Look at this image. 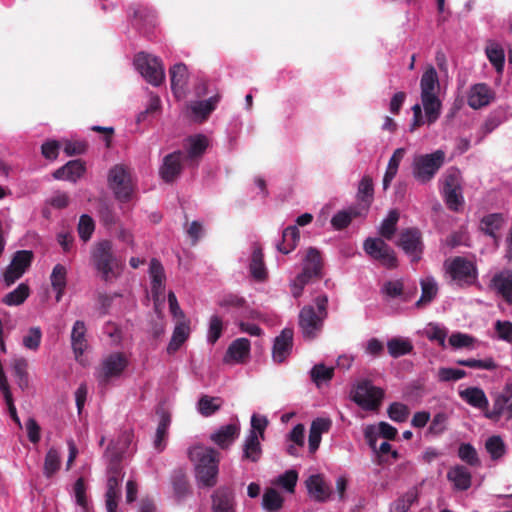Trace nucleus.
Listing matches in <instances>:
<instances>
[{
    "mask_svg": "<svg viewBox=\"0 0 512 512\" xmlns=\"http://www.w3.org/2000/svg\"><path fill=\"white\" fill-rule=\"evenodd\" d=\"M188 456L195 466V476L199 485L213 487L219 472V453L211 447L195 445L188 451Z\"/></svg>",
    "mask_w": 512,
    "mask_h": 512,
    "instance_id": "1",
    "label": "nucleus"
},
{
    "mask_svg": "<svg viewBox=\"0 0 512 512\" xmlns=\"http://www.w3.org/2000/svg\"><path fill=\"white\" fill-rule=\"evenodd\" d=\"M315 305H305L299 313V328L305 340H313L321 333L328 316V296L321 294L314 299Z\"/></svg>",
    "mask_w": 512,
    "mask_h": 512,
    "instance_id": "2",
    "label": "nucleus"
},
{
    "mask_svg": "<svg viewBox=\"0 0 512 512\" xmlns=\"http://www.w3.org/2000/svg\"><path fill=\"white\" fill-rule=\"evenodd\" d=\"M373 196V180L365 175L359 182L357 204L339 211L332 217L330 224H350L353 220L363 218L368 213Z\"/></svg>",
    "mask_w": 512,
    "mask_h": 512,
    "instance_id": "3",
    "label": "nucleus"
},
{
    "mask_svg": "<svg viewBox=\"0 0 512 512\" xmlns=\"http://www.w3.org/2000/svg\"><path fill=\"white\" fill-rule=\"evenodd\" d=\"M322 270L323 260L320 252L315 248H309L302 261V271L290 280L289 287L292 296L296 299L299 298L308 283L323 276Z\"/></svg>",
    "mask_w": 512,
    "mask_h": 512,
    "instance_id": "4",
    "label": "nucleus"
},
{
    "mask_svg": "<svg viewBox=\"0 0 512 512\" xmlns=\"http://www.w3.org/2000/svg\"><path fill=\"white\" fill-rule=\"evenodd\" d=\"M446 154L438 149L432 153L416 154L411 163L413 178L420 184L430 183L445 163Z\"/></svg>",
    "mask_w": 512,
    "mask_h": 512,
    "instance_id": "5",
    "label": "nucleus"
},
{
    "mask_svg": "<svg viewBox=\"0 0 512 512\" xmlns=\"http://www.w3.org/2000/svg\"><path fill=\"white\" fill-rule=\"evenodd\" d=\"M91 261L101 274L103 281L109 282L118 276L120 260L114 254L111 241L106 239L98 241L91 250Z\"/></svg>",
    "mask_w": 512,
    "mask_h": 512,
    "instance_id": "6",
    "label": "nucleus"
},
{
    "mask_svg": "<svg viewBox=\"0 0 512 512\" xmlns=\"http://www.w3.org/2000/svg\"><path fill=\"white\" fill-rule=\"evenodd\" d=\"M446 274L458 287L472 286L477 282L478 269L476 264L462 256H455L444 261Z\"/></svg>",
    "mask_w": 512,
    "mask_h": 512,
    "instance_id": "7",
    "label": "nucleus"
},
{
    "mask_svg": "<svg viewBox=\"0 0 512 512\" xmlns=\"http://www.w3.org/2000/svg\"><path fill=\"white\" fill-rule=\"evenodd\" d=\"M383 397L384 391L369 380L358 382L351 392L352 400L365 411L378 410Z\"/></svg>",
    "mask_w": 512,
    "mask_h": 512,
    "instance_id": "8",
    "label": "nucleus"
},
{
    "mask_svg": "<svg viewBox=\"0 0 512 512\" xmlns=\"http://www.w3.org/2000/svg\"><path fill=\"white\" fill-rule=\"evenodd\" d=\"M217 304L226 313L231 314L234 321L239 319H257L259 312L251 308L246 299L238 294L227 293L221 296Z\"/></svg>",
    "mask_w": 512,
    "mask_h": 512,
    "instance_id": "9",
    "label": "nucleus"
},
{
    "mask_svg": "<svg viewBox=\"0 0 512 512\" xmlns=\"http://www.w3.org/2000/svg\"><path fill=\"white\" fill-rule=\"evenodd\" d=\"M135 65L141 75L152 85L159 86L165 79L162 61L145 52H139L135 57Z\"/></svg>",
    "mask_w": 512,
    "mask_h": 512,
    "instance_id": "10",
    "label": "nucleus"
},
{
    "mask_svg": "<svg viewBox=\"0 0 512 512\" xmlns=\"http://www.w3.org/2000/svg\"><path fill=\"white\" fill-rule=\"evenodd\" d=\"M108 184L119 201L127 202L131 199L133 185L129 171L123 165H115L110 169Z\"/></svg>",
    "mask_w": 512,
    "mask_h": 512,
    "instance_id": "11",
    "label": "nucleus"
},
{
    "mask_svg": "<svg viewBox=\"0 0 512 512\" xmlns=\"http://www.w3.org/2000/svg\"><path fill=\"white\" fill-rule=\"evenodd\" d=\"M364 251L384 267L393 269L397 267V258L394 250L381 238H367L363 244Z\"/></svg>",
    "mask_w": 512,
    "mask_h": 512,
    "instance_id": "12",
    "label": "nucleus"
},
{
    "mask_svg": "<svg viewBox=\"0 0 512 512\" xmlns=\"http://www.w3.org/2000/svg\"><path fill=\"white\" fill-rule=\"evenodd\" d=\"M397 244L410 258L411 262H418L421 259L424 245L421 232L416 227L404 229L400 233Z\"/></svg>",
    "mask_w": 512,
    "mask_h": 512,
    "instance_id": "13",
    "label": "nucleus"
},
{
    "mask_svg": "<svg viewBox=\"0 0 512 512\" xmlns=\"http://www.w3.org/2000/svg\"><path fill=\"white\" fill-rule=\"evenodd\" d=\"M128 364V358L123 353H111L102 361L97 378L101 383H107L111 378L119 377Z\"/></svg>",
    "mask_w": 512,
    "mask_h": 512,
    "instance_id": "14",
    "label": "nucleus"
},
{
    "mask_svg": "<svg viewBox=\"0 0 512 512\" xmlns=\"http://www.w3.org/2000/svg\"><path fill=\"white\" fill-rule=\"evenodd\" d=\"M32 259L33 254L31 251L21 250L15 253L3 276V281L6 286L14 284L23 276L27 268L30 266Z\"/></svg>",
    "mask_w": 512,
    "mask_h": 512,
    "instance_id": "15",
    "label": "nucleus"
},
{
    "mask_svg": "<svg viewBox=\"0 0 512 512\" xmlns=\"http://www.w3.org/2000/svg\"><path fill=\"white\" fill-rule=\"evenodd\" d=\"M489 287L507 305L512 306V269H503L495 273L490 280Z\"/></svg>",
    "mask_w": 512,
    "mask_h": 512,
    "instance_id": "16",
    "label": "nucleus"
},
{
    "mask_svg": "<svg viewBox=\"0 0 512 512\" xmlns=\"http://www.w3.org/2000/svg\"><path fill=\"white\" fill-rule=\"evenodd\" d=\"M397 433L398 431L394 426L384 421L379 422L377 427L370 424L364 428V438L373 451H376L377 449V441L379 437H383L387 440H394Z\"/></svg>",
    "mask_w": 512,
    "mask_h": 512,
    "instance_id": "17",
    "label": "nucleus"
},
{
    "mask_svg": "<svg viewBox=\"0 0 512 512\" xmlns=\"http://www.w3.org/2000/svg\"><path fill=\"white\" fill-rule=\"evenodd\" d=\"M213 512H236L234 491L226 486L217 488L211 495Z\"/></svg>",
    "mask_w": 512,
    "mask_h": 512,
    "instance_id": "18",
    "label": "nucleus"
},
{
    "mask_svg": "<svg viewBox=\"0 0 512 512\" xmlns=\"http://www.w3.org/2000/svg\"><path fill=\"white\" fill-rule=\"evenodd\" d=\"M182 155L181 151H175L164 157L159 170V174L164 182L171 183L179 177L183 169Z\"/></svg>",
    "mask_w": 512,
    "mask_h": 512,
    "instance_id": "19",
    "label": "nucleus"
},
{
    "mask_svg": "<svg viewBox=\"0 0 512 512\" xmlns=\"http://www.w3.org/2000/svg\"><path fill=\"white\" fill-rule=\"evenodd\" d=\"M309 496L317 502H326L332 489L321 474L310 475L305 481Z\"/></svg>",
    "mask_w": 512,
    "mask_h": 512,
    "instance_id": "20",
    "label": "nucleus"
},
{
    "mask_svg": "<svg viewBox=\"0 0 512 512\" xmlns=\"http://www.w3.org/2000/svg\"><path fill=\"white\" fill-rule=\"evenodd\" d=\"M495 98V92L486 83H477L471 86L468 93V105L473 109H480L489 105Z\"/></svg>",
    "mask_w": 512,
    "mask_h": 512,
    "instance_id": "21",
    "label": "nucleus"
},
{
    "mask_svg": "<svg viewBox=\"0 0 512 512\" xmlns=\"http://www.w3.org/2000/svg\"><path fill=\"white\" fill-rule=\"evenodd\" d=\"M293 345V330L284 328L281 333L275 338L272 357L275 362L282 363L289 356Z\"/></svg>",
    "mask_w": 512,
    "mask_h": 512,
    "instance_id": "22",
    "label": "nucleus"
},
{
    "mask_svg": "<svg viewBox=\"0 0 512 512\" xmlns=\"http://www.w3.org/2000/svg\"><path fill=\"white\" fill-rule=\"evenodd\" d=\"M512 399V382H506L503 390L495 395L491 411L485 413V417L491 420H498L506 413Z\"/></svg>",
    "mask_w": 512,
    "mask_h": 512,
    "instance_id": "23",
    "label": "nucleus"
},
{
    "mask_svg": "<svg viewBox=\"0 0 512 512\" xmlns=\"http://www.w3.org/2000/svg\"><path fill=\"white\" fill-rule=\"evenodd\" d=\"M149 275L151 278V292L155 301H158L165 290V273L161 262L152 258L149 264Z\"/></svg>",
    "mask_w": 512,
    "mask_h": 512,
    "instance_id": "24",
    "label": "nucleus"
},
{
    "mask_svg": "<svg viewBox=\"0 0 512 512\" xmlns=\"http://www.w3.org/2000/svg\"><path fill=\"white\" fill-rule=\"evenodd\" d=\"M240 426L238 423H229L219 427L211 434L210 439L220 448H228L239 436Z\"/></svg>",
    "mask_w": 512,
    "mask_h": 512,
    "instance_id": "25",
    "label": "nucleus"
},
{
    "mask_svg": "<svg viewBox=\"0 0 512 512\" xmlns=\"http://www.w3.org/2000/svg\"><path fill=\"white\" fill-rule=\"evenodd\" d=\"M249 272L252 278L258 282H263L268 277L262 248L257 243H254L252 246V254L249 262Z\"/></svg>",
    "mask_w": 512,
    "mask_h": 512,
    "instance_id": "26",
    "label": "nucleus"
},
{
    "mask_svg": "<svg viewBox=\"0 0 512 512\" xmlns=\"http://www.w3.org/2000/svg\"><path fill=\"white\" fill-rule=\"evenodd\" d=\"M85 164L80 159L68 161L65 165L54 171L53 177L57 180L76 182L85 173Z\"/></svg>",
    "mask_w": 512,
    "mask_h": 512,
    "instance_id": "27",
    "label": "nucleus"
},
{
    "mask_svg": "<svg viewBox=\"0 0 512 512\" xmlns=\"http://www.w3.org/2000/svg\"><path fill=\"white\" fill-rule=\"evenodd\" d=\"M250 346V341L247 338L234 340L225 353L224 362L242 363L250 353Z\"/></svg>",
    "mask_w": 512,
    "mask_h": 512,
    "instance_id": "28",
    "label": "nucleus"
},
{
    "mask_svg": "<svg viewBox=\"0 0 512 512\" xmlns=\"http://www.w3.org/2000/svg\"><path fill=\"white\" fill-rule=\"evenodd\" d=\"M447 479L453 483L456 490L466 491L471 487L472 475L463 465H455L447 472Z\"/></svg>",
    "mask_w": 512,
    "mask_h": 512,
    "instance_id": "29",
    "label": "nucleus"
},
{
    "mask_svg": "<svg viewBox=\"0 0 512 512\" xmlns=\"http://www.w3.org/2000/svg\"><path fill=\"white\" fill-rule=\"evenodd\" d=\"M300 240V232L298 226H286L281 238L276 241L275 247L282 254H289L293 251Z\"/></svg>",
    "mask_w": 512,
    "mask_h": 512,
    "instance_id": "30",
    "label": "nucleus"
},
{
    "mask_svg": "<svg viewBox=\"0 0 512 512\" xmlns=\"http://www.w3.org/2000/svg\"><path fill=\"white\" fill-rule=\"evenodd\" d=\"M86 325L84 321H75L71 331V346L76 359L82 356L87 348Z\"/></svg>",
    "mask_w": 512,
    "mask_h": 512,
    "instance_id": "31",
    "label": "nucleus"
},
{
    "mask_svg": "<svg viewBox=\"0 0 512 512\" xmlns=\"http://www.w3.org/2000/svg\"><path fill=\"white\" fill-rule=\"evenodd\" d=\"M460 397L470 406L484 410L488 408L489 401L483 389L468 387L459 392Z\"/></svg>",
    "mask_w": 512,
    "mask_h": 512,
    "instance_id": "32",
    "label": "nucleus"
},
{
    "mask_svg": "<svg viewBox=\"0 0 512 512\" xmlns=\"http://www.w3.org/2000/svg\"><path fill=\"white\" fill-rule=\"evenodd\" d=\"M50 282L53 290L56 292V301L59 302L64 293L67 285V269L62 264H56L50 275Z\"/></svg>",
    "mask_w": 512,
    "mask_h": 512,
    "instance_id": "33",
    "label": "nucleus"
},
{
    "mask_svg": "<svg viewBox=\"0 0 512 512\" xmlns=\"http://www.w3.org/2000/svg\"><path fill=\"white\" fill-rule=\"evenodd\" d=\"M262 456V447L258 435L248 433L243 444V460L258 462Z\"/></svg>",
    "mask_w": 512,
    "mask_h": 512,
    "instance_id": "34",
    "label": "nucleus"
},
{
    "mask_svg": "<svg viewBox=\"0 0 512 512\" xmlns=\"http://www.w3.org/2000/svg\"><path fill=\"white\" fill-rule=\"evenodd\" d=\"M421 96L437 95L439 90V79L433 66H430L422 74L420 80Z\"/></svg>",
    "mask_w": 512,
    "mask_h": 512,
    "instance_id": "35",
    "label": "nucleus"
},
{
    "mask_svg": "<svg viewBox=\"0 0 512 512\" xmlns=\"http://www.w3.org/2000/svg\"><path fill=\"white\" fill-rule=\"evenodd\" d=\"M388 353L393 358L408 355L413 351V344L410 339L404 337H393L387 341Z\"/></svg>",
    "mask_w": 512,
    "mask_h": 512,
    "instance_id": "36",
    "label": "nucleus"
},
{
    "mask_svg": "<svg viewBox=\"0 0 512 512\" xmlns=\"http://www.w3.org/2000/svg\"><path fill=\"white\" fill-rule=\"evenodd\" d=\"M159 416L160 420L156 429L153 445L157 451L161 452L164 450L166 446L165 439L167 437L168 429L171 424V417L169 413L163 410L159 413Z\"/></svg>",
    "mask_w": 512,
    "mask_h": 512,
    "instance_id": "37",
    "label": "nucleus"
},
{
    "mask_svg": "<svg viewBox=\"0 0 512 512\" xmlns=\"http://www.w3.org/2000/svg\"><path fill=\"white\" fill-rule=\"evenodd\" d=\"M170 74V82H171V89L173 90L174 94L181 93L183 91V88L186 84L188 73H187V67L183 63L175 64L173 67L169 70Z\"/></svg>",
    "mask_w": 512,
    "mask_h": 512,
    "instance_id": "38",
    "label": "nucleus"
},
{
    "mask_svg": "<svg viewBox=\"0 0 512 512\" xmlns=\"http://www.w3.org/2000/svg\"><path fill=\"white\" fill-rule=\"evenodd\" d=\"M423 109L426 115L427 123H435L441 114V101L437 95L433 96H421Z\"/></svg>",
    "mask_w": 512,
    "mask_h": 512,
    "instance_id": "39",
    "label": "nucleus"
},
{
    "mask_svg": "<svg viewBox=\"0 0 512 512\" xmlns=\"http://www.w3.org/2000/svg\"><path fill=\"white\" fill-rule=\"evenodd\" d=\"M485 449L491 460L499 461L507 453V445L499 435H493L486 439Z\"/></svg>",
    "mask_w": 512,
    "mask_h": 512,
    "instance_id": "40",
    "label": "nucleus"
},
{
    "mask_svg": "<svg viewBox=\"0 0 512 512\" xmlns=\"http://www.w3.org/2000/svg\"><path fill=\"white\" fill-rule=\"evenodd\" d=\"M485 53L495 70L498 73H502L505 63V53L501 45L496 42H489L485 48Z\"/></svg>",
    "mask_w": 512,
    "mask_h": 512,
    "instance_id": "41",
    "label": "nucleus"
},
{
    "mask_svg": "<svg viewBox=\"0 0 512 512\" xmlns=\"http://www.w3.org/2000/svg\"><path fill=\"white\" fill-rule=\"evenodd\" d=\"M219 100L220 95L216 94L209 99L195 102L191 106V110L196 117H198L201 121H204L208 118L211 112L215 110Z\"/></svg>",
    "mask_w": 512,
    "mask_h": 512,
    "instance_id": "42",
    "label": "nucleus"
},
{
    "mask_svg": "<svg viewBox=\"0 0 512 512\" xmlns=\"http://www.w3.org/2000/svg\"><path fill=\"white\" fill-rule=\"evenodd\" d=\"M221 406V398L208 395L201 396L197 402L198 412L205 417H209L215 414L221 408Z\"/></svg>",
    "mask_w": 512,
    "mask_h": 512,
    "instance_id": "43",
    "label": "nucleus"
},
{
    "mask_svg": "<svg viewBox=\"0 0 512 512\" xmlns=\"http://www.w3.org/2000/svg\"><path fill=\"white\" fill-rule=\"evenodd\" d=\"M190 328L186 323H179L174 328L167 351L169 354L176 352L189 337Z\"/></svg>",
    "mask_w": 512,
    "mask_h": 512,
    "instance_id": "44",
    "label": "nucleus"
},
{
    "mask_svg": "<svg viewBox=\"0 0 512 512\" xmlns=\"http://www.w3.org/2000/svg\"><path fill=\"white\" fill-rule=\"evenodd\" d=\"M421 297L416 302V306L419 307L422 304L430 303L437 295L438 286L437 283L432 276H428L425 279H422L421 282Z\"/></svg>",
    "mask_w": 512,
    "mask_h": 512,
    "instance_id": "45",
    "label": "nucleus"
},
{
    "mask_svg": "<svg viewBox=\"0 0 512 512\" xmlns=\"http://www.w3.org/2000/svg\"><path fill=\"white\" fill-rule=\"evenodd\" d=\"M61 466L60 453L55 448H50L45 456L43 474L47 478H51Z\"/></svg>",
    "mask_w": 512,
    "mask_h": 512,
    "instance_id": "46",
    "label": "nucleus"
},
{
    "mask_svg": "<svg viewBox=\"0 0 512 512\" xmlns=\"http://www.w3.org/2000/svg\"><path fill=\"white\" fill-rule=\"evenodd\" d=\"M283 501V497L277 490L268 488L263 494L262 506L268 512H276L282 507Z\"/></svg>",
    "mask_w": 512,
    "mask_h": 512,
    "instance_id": "47",
    "label": "nucleus"
},
{
    "mask_svg": "<svg viewBox=\"0 0 512 512\" xmlns=\"http://www.w3.org/2000/svg\"><path fill=\"white\" fill-rule=\"evenodd\" d=\"M458 457L469 466L478 467L481 465L477 450L470 443H461L458 447Z\"/></svg>",
    "mask_w": 512,
    "mask_h": 512,
    "instance_id": "48",
    "label": "nucleus"
},
{
    "mask_svg": "<svg viewBox=\"0 0 512 512\" xmlns=\"http://www.w3.org/2000/svg\"><path fill=\"white\" fill-rule=\"evenodd\" d=\"M30 289L27 284L20 283L16 289L9 292L3 298V303L8 306H17L22 304L29 296Z\"/></svg>",
    "mask_w": 512,
    "mask_h": 512,
    "instance_id": "49",
    "label": "nucleus"
},
{
    "mask_svg": "<svg viewBox=\"0 0 512 512\" xmlns=\"http://www.w3.org/2000/svg\"><path fill=\"white\" fill-rule=\"evenodd\" d=\"M456 364L460 366H465L473 369H480V370H495L497 368V364L495 363L494 359L489 357L485 359H458L456 360Z\"/></svg>",
    "mask_w": 512,
    "mask_h": 512,
    "instance_id": "50",
    "label": "nucleus"
},
{
    "mask_svg": "<svg viewBox=\"0 0 512 512\" xmlns=\"http://www.w3.org/2000/svg\"><path fill=\"white\" fill-rule=\"evenodd\" d=\"M447 427L448 415L445 412H438L433 416L427 434L440 436L447 430Z\"/></svg>",
    "mask_w": 512,
    "mask_h": 512,
    "instance_id": "51",
    "label": "nucleus"
},
{
    "mask_svg": "<svg viewBox=\"0 0 512 512\" xmlns=\"http://www.w3.org/2000/svg\"><path fill=\"white\" fill-rule=\"evenodd\" d=\"M467 376V372L463 369L440 367L437 372V379L439 382H456Z\"/></svg>",
    "mask_w": 512,
    "mask_h": 512,
    "instance_id": "52",
    "label": "nucleus"
},
{
    "mask_svg": "<svg viewBox=\"0 0 512 512\" xmlns=\"http://www.w3.org/2000/svg\"><path fill=\"white\" fill-rule=\"evenodd\" d=\"M410 410L407 405L401 402H393L387 409L389 418L397 423H403L408 419Z\"/></svg>",
    "mask_w": 512,
    "mask_h": 512,
    "instance_id": "53",
    "label": "nucleus"
},
{
    "mask_svg": "<svg viewBox=\"0 0 512 512\" xmlns=\"http://www.w3.org/2000/svg\"><path fill=\"white\" fill-rule=\"evenodd\" d=\"M188 157L190 159L201 156L208 147V139L204 135L189 138Z\"/></svg>",
    "mask_w": 512,
    "mask_h": 512,
    "instance_id": "54",
    "label": "nucleus"
},
{
    "mask_svg": "<svg viewBox=\"0 0 512 512\" xmlns=\"http://www.w3.org/2000/svg\"><path fill=\"white\" fill-rule=\"evenodd\" d=\"M223 331V322L220 316L212 315L209 319V326L207 331V342L214 345L221 337Z\"/></svg>",
    "mask_w": 512,
    "mask_h": 512,
    "instance_id": "55",
    "label": "nucleus"
},
{
    "mask_svg": "<svg viewBox=\"0 0 512 512\" xmlns=\"http://www.w3.org/2000/svg\"><path fill=\"white\" fill-rule=\"evenodd\" d=\"M333 375V368H328L324 364H316L310 370V377L317 386L324 381L331 380Z\"/></svg>",
    "mask_w": 512,
    "mask_h": 512,
    "instance_id": "56",
    "label": "nucleus"
},
{
    "mask_svg": "<svg viewBox=\"0 0 512 512\" xmlns=\"http://www.w3.org/2000/svg\"><path fill=\"white\" fill-rule=\"evenodd\" d=\"M172 487L174 495L178 500L184 499L190 492L188 481L182 473L173 476Z\"/></svg>",
    "mask_w": 512,
    "mask_h": 512,
    "instance_id": "57",
    "label": "nucleus"
},
{
    "mask_svg": "<svg viewBox=\"0 0 512 512\" xmlns=\"http://www.w3.org/2000/svg\"><path fill=\"white\" fill-rule=\"evenodd\" d=\"M121 456L119 454L111 455L107 468V480H114L116 485L122 481Z\"/></svg>",
    "mask_w": 512,
    "mask_h": 512,
    "instance_id": "58",
    "label": "nucleus"
},
{
    "mask_svg": "<svg viewBox=\"0 0 512 512\" xmlns=\"http://www.w3.org/2000/svg\"><path fill=\"white\" fill-rule=\"evenodd\" d=\"M42 331L40 327H31L23 337L22 344L25 348L36 351L41 343Z\"/></svg>",
    "mask_w": 512,
    "mask_h": 512,
    "instance_id": "59",
    "label": "nucleus"
},
{
    "mask_svg": "<svg viewBox=\"0 0 512 512\" xmlns=\"http://www.w3.org/2000/svg\"><path fill=\"white\" fill-rule=\"evenodd\" d=\"M381 292L388 298H400L404 294V285L401 280H390L383 284Z\"/></svg>",
    "mask_w": 512,
    "mask_h": 512,
    "instance_id": "60",
    "label": "nucleus"
},
{
    "mask_svg": "<svg viewBox=\"0 0 512 512\" xmlns=\"http://www.w3.org/2000/svg\"><path fill=\"white\" fill-rule=\"evenodd\" d=\"M426 335L429 340L437 341L442 348L446 347L447 331L444 327L430 323L426 330Z\"/></svg>",
    "mask_w": 512,
    "mask_h": 512,
    "instance_id": "61",
    "label": "nucleus"
},
{
    "mask_svg": "<svg viewBox=\"0 0 512 512\" xmlns=\"http://www.w3.org/2000/svg\"><path fill=\"white\" fill-rule=\"evenodd\" d=\"M494 329L499 340L512 344V322L508 320H497Z\"/></svg>",
    "mask_w": 512,
    "mask_h": 512,
    "instance_id": "62",
    "label": "nucleus"
},
{
    "mask_svg": "<svg viewBox=\"0 0 512 512\" xmlns=\"http://www.w3.org/2000/svg\"><path fill=\"white\" fill-rule=\"evenodd\" d=\"M444 197L448 208L453 211H458L464 204L461 188L444 192Z\"/></svg>",
    "mask_w": 512,
    "mask_h": 512,
    "instance_id": "63",
    "label": "nucleus"
},
{
    "mask_svg": "<svg viewBox=\"0 0 512 512\" xmlns=\"http://www.w3.org/2000/svg\"><path fill=\"white\" fill-rule=\"evenodd\" d=\"M474 342L475 339L472 336L461 332L452 333L449 337V344L455 349L470 347Z\"/></svg>",
    "mask_w": 512,
    "mask_h": 512,
    "instance_id": "64",
    "label": "nucleus"
}]
</instances>
